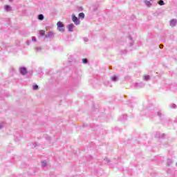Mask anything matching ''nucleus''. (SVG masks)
I'll return each mask as SVG.
<instances>
[{"label": "nucleus", "instance_id": "nucleus-1", "mask_svg": "<svg viewBox=\"0 0 177 177\" xmlns=\"http://www.w3.org/2000/svg\"><path fill=\"white\" fill-rule=\"evenodd\" d=\"M72 21L75 24V26H80V18L77 17V16H75V14L72 15Z\"/></svg>", "mask_w": 177, "mask_h": 177}, {"label": "nucleus", "instance_id": "nucleus-2", "mask_svg": "<svg viewBox=\"0 0 177 177\" xmlns=\"http://www.w3.org/2000/svg\"><path fill=\"white\" fill-rule=\"evenodd\" d=\"M57 30L60 31L61 32H64V24H63V22L62 21H58L57 24Z\"/></svg>", "mask_w": 177, "mask_h": 177}, {"label": "nucleus", "instance_id": "nucleus-3", "mask_svg": "<svg viewBox=\"0 0 177 177\" xmlns=\"http://www.w3.org/2000/svg\"><path fill=\"white\" fill-rule=\"evenodd\" d=\"M19 71L21 75H26L27 74V68L22 66L19 68Z\"/></svg>", "mask_w": 177, "mask_h": 177}, {"label": "nucleus", "instance_id": "nucleus-4", "mask_svg": "<svg viewBox=\"0 0 177 177\" xmlns=\"http://www.w3.org/2000/svg\"><path fill=\"white\" fill-rule=\"evenodd\" d=\"M134 86L135 88H136V89H140V88H143L145 86V83L143 82L136 83Z\"/></svg>", "mask_w": 177, "mask_h": 177}, {"label": "nucleus", "instance_id": "nucleus-5", "mask_svg": "<svg viewBox=\"0 0 177 177\" xmlns=\"http://www.w3.org/2000/svg\"><path fill=\"white\" fill-rule=\"evenodd\" d=\"M53 37H55V33H53V32H52V31H49L48 32V34H46V35H45V39H46V38H53Z\"/></svg>", "mask_w": 177, "mask_h": 177}, {"label": "nucleus", "instance_id": "nucleus-6", "mask_svg": "<svg viewBox=\"0 0 177 177\" xmlns=\"http://www.w3.org/2000/svg\"><path fill=\"white\" fill-rule=\"evenodd\" d=\"M177 24V20L174 19L170 21L171 27H175Z\"/></svg>", "mask_w": 177, "mask_h": 177}, {"label": "nucleus", "instance_id": "nucleus-7", "mask_svg": "<svg viewBox=\"0 0 177 177\" xmlns=\"http://www.w3.org/2000/svg\"><path fill=\"white\" fill-rule=\"evenodd\" d=\"M74 27L75 26L73 24H70L69 25H68V31H69V32H73V31H74L73 30Z\"/></svg>", "mask_w": 177, "mask_h": 177}, {"label": "nucleus", "instance_id": "nucleus-8", "mask_svg": "<svg viewBox=\"0 0 177 177\" xmlns=\"http://www.w3.org/2000/svg\"><path fill=\"white\" fill-rule=\"evenodd\" d=\"M119 121H127V115L120 116Z\"/></svg>", "mask_w": 177, "mask_h": 177}, {"label": "nucleus", "instance_id": "nucleus-9", "mask_svg": "<svg viewBox=\"0 0 177 177\" xmlns=\"http://www.w3.org/2000/svg\"><path fill=\"white\" fill-rule=\"evenodd\" d=\"M111 80L113 81V82H117L118 81L119 78L117 75H113L111 77Z\"/></svg>", "mask_w": 177, "mask_h": 177}, {"label": "nucleus", "instance_id": "nucleus-10", "mask_svg": "<svg viewBox=\"0 0 177 177\" xmlns=\"http://www.w3.org/2000/svg\"><path fill=\"white\" fill-rule=\"evenodd\" d=\"M4 9L6 10V12H10V10H12V7H10L9 5H6L4 7Z\"/></svg>", "mask_w": 177, "mask_h": 177}, {"label": "nucleus", "instance_id": "nucleus-11", "mask_svg": "<svg viewBox=\"0 0 177 177\" xmlns=\"http://www.w3.org/2000/svg\"><path fill=\"white\" fill-rule=\"evenodd\" d=\"M78 17L79 19H82V20H83V19H85V14L84 12H80L78 15Z\"/></svg>", "mask_w": 177, "mask_h": 177}, {"label": "nucleus", "instance_id": "nucleus-12", "mask_svg": "<svg viewBox=\"0 0 177 177\" xmlns=\"http://www.w3.org/2000/svg\"><path fill=\"white\" fill-rule=\"evenodd\" d=\"M145 5H147V6H148V8H150L152 5L151 3L147 0H145Z\"/></svg>", "mask_w": 177, "mask_h": 177}, {"label": "nucleus", "instance_id": "nucleus-13", "mask_svg": "<svg viewBox=\"0 0 177 177\" xmlns=\"http://www.w3.org/2000/svg\"><path fill=\"white\" fill-rule=\"evenodd\" d=\"M37 18H38V20H41L42 21V20H44V19H45V17L44 16V15L39 14L38 15Z\"/></svg>", "mask_w": 177, "mask_h": 177}, {"label": "nucleus", "instance_id": "nucleus-14", "mask_svg": "<svg viewBox=\"0 0 177 177\" xmlns=\"http://www.w3.org/2000/svg\"><path fill=\"white\" fill-rule=\"evenodd\" d=\"M155 110L157 113V115H158V117H160V118H161V117H162V113H161V111H157V109H155Z\"/></svg>", "mask_w": 177, "mask_h": 177}, {"label": "nucleus", "instance_id": "nucleus-15", "mask_svg": "<svg viewBox=\"0 0 177 177\" xmlns=\"http://www.w3.org/2000/svg\"><path fill=\"white\" fill-rule=\"evenodd\" d=\"M158 138H159V139H164V138H165V133H162V134L159 133Z\"/></svg>", "mask_w": 177, "mask_h": 177}, {"label": "nucleus", "instance_id": "nucleus-16", "mask_svg": "<svg viewBox=\"0 0 177 177\" xmlns=\"http://www.w3.org/2000/svg\"><path fill=\"white\" fill-rule=\"evenodd\" d=\"M38 88H39V86L37 84H35L32 86L33 91H38Z\"/></svg>", "mask_w": 177, "mask_h": 177}, {"label": "nucleus", "instance_id": "nucleus-17", "mask_svg": "<svg viewBox=\"0 0 177 177\" xmlns=\"http://www.w3.org/2000/svg\"><path fill=\"white\" fill-rule=\"evenodd\" d=\"M169 107H170L171 109H176L177 106H176V104H169Z\"/></svg>", "mask_w": 177, "mask_h": 177}, {"label": "nucleus", "instance_id": "nucleus-18", "mask_svg": "<svg viewBox=\"0 0 177 177\" xmlns=\"http://www.w3.org/2000/svg\"><path fill=\"white\" fill-rule=\"evenodd\" d=\"M158 5H160V6H162L163 5H165V3H164V1L160 0L158 1Z\"/></svg>", "mask_w": 177, "mask_h": 177}, {"label": "nucleus", "instance_id": "nucleus-19", "mask_svg": "<svg viewBox=\"0 0 177 177\" xmlns=\"http://www.w3.org/2000/svg\"><path fill=\"white\" fill-rule=\"evenodd\" d=\"M144 80L145 81H149L150 80V75H145L144 76Z\"/></svg>", "mask_w": 177, "mask_h": 177}, {"label": "nucleus", "instance_id": "nucleus-20", "mask_svg": "<svg viewBox=\"0 0 177 177\" xmlns=\"http://www.w3.org/2000/svg\"><path fill=\"white\" fill-rule=\"evenodd\" d=\"M46 165H47L46 162L41 161V167H42V168H45V167H46Z\"/></svg>", "mask_w": 177, "mask_h": 177}, {"label": "nucleus", "instance_id": "nucleus-21", "mask_svg": "<svg viewBox=\"0 0 177 177\" xmlns=\"http://www.w3.org/2000/svg\"><path fill=\"white\" fill-rule=\"evenodd\" d=\"M39 35L41 37H44V35H45V30H40L39 31Z\"/></svg>", "mask_w": 177, "mask_h": 177}, {"label": "nucleus", "instance_id": "nucleus-22", "mask_svg": "<svg viewBox=\"0 0 177 177\" xmlns=\"http://www.w3.org/2000/svg\"><path fill=\"white\" fill-rule=\"evenodd\" d=\"M82 63L84 64H86L88 63V59H86V58L82 59Z\"/></svg>", "mask_w": 177, "mask_h": 177}, {"label": "nucleus", "instance_id": "nucleus-23", "mask_svg": "<svg viewBox=\"0 0 177 177\" xmlns=\"http://www.w3.org/2000/svg\"><path fill=\"white\" fill-rule=\"evenodd\" d=\"M172 164V160L168 159L167 160V165L169 166Z\"/></svg>", "mask_w": 177, "mask_h": 177}, {"label": "nucleus", "instance_id": "nucleus-24", "mask_svg": "<svg viewBox=\"0 0 177 177\" xmlns=\"http://www.w3.org/2000/svg\"><path fill=\"white\" fill-rule=\"evenodd\" d=\"M120 53H121V55H127V50H121Z\"/></svg>", "mask_w": 177, "mask_h": 177}, {"label": "nucleus", "instance_id": "nucleus-25", "mask_svg": "<svg viewBox=\"0 0 177 177\" xmlns=\"http://www.w3.org/2000/svg\"><path fill=\"white\" fill-rule=\"evenodd\" d=\"M41 47H37L36 48H35V50H37V52H41Z\"/></svg>", "mask_w": 177, "mask_h": 177}, {"label": "nucleus", "instance_id": "nucleus-26", "mask_svg": "<svg viewBox=\"0 0 177 177\" xmlns=\"http://www.w3.org/2000/svg\"><path fill=\"white\" fill-rule=\"evenodd\" d=\"M78 9H79V10L80 11V12H82V10H84V8H82V7H79L78 8Z\"/></svg>", "mask_w": 177, "mask_h": 177}, {"label": "nucleus", "instance_id": "nucleus-27", "mask_svg": "<svg viewBox=\"0 0 177 177\" xmlns=\"http://www.w3.org/2000/svg\"><path fill=\"white\" fill-rule=\"evenodd\" d=\"M26 44L27 45H30V44H31V40H27Z\"/></svg>", "mask_w": 177, "mask_h": 177}, {"label": "nucleus", "instance_id": "nucleus-28", "mask_svg": "<svg viewBox=\"0 0 177 177\" xmlns=\"http://www.w3.org/2000/svg\"><path fill=\"white\" fill-rule=\"evenodd\" d=\"M3 128V123H0V129Z\"/></svg>", "mask_w": 177, "mask_h": 177}, {"label": "nucleus", "instance_id": "nucleus-29", "mask_svg": "<svg viewBox=\"0 0 177 177\" xmlns=\"http://www.w3.org/2000/svg\"><path fill=\"white\" fill-rule=\"evenodd\" d=\"M32 41H37V39L35 38V37H32Z\"/></svg>", "mask_w": 177, "mask_h": 177}, {"label": "nucleus", "instance_id": "nucleus-30", "mask_svg": "<svg viewBox=\"0 0 177 177\" xmlns=\"http://www.w3.org/2000/svg\"><path fill=\"white\" fill-rule=\"evenodd\" d=\"M84 42H88V38L87 37H84Z\"/></svg>", "mask_w": 177, "mask_h": 177}, {"label": "nucleus", "instance_id": "nucleus-31", "mask_svg": "<svg viewBox=\"0 0 177 177\" xmlns=\"http://www.w3.org/2000/svg\"><path fill=\"white\" fill-rule=\"evenodd\" d=\"M104 161H106V163L109 164V162H110V160L109 159H104Z\"/></svg>", "mask_w": 177, "mask_h": 177}, {"label": "nucleus", "instance_id": "nucleus-32", "mask_svg": "<svg viewBox=\"0 0 177 177\" xmlns=\"http://www.w3.org/2000/svg\"><path fill=\"white\" fill-rule=\"evenodd\" d=\"M159 48H160V49H162V48H164V46H163L162 44H160V45L159 46Z\"/></svg>", "mask_w": 177, "mask_h": 177}, {"label": "nucleus", "instance_id": "nucleus-33", "mask_svg": "<svg viewBox=\"0 0 177 177\" xmlns=\"http://www.w3.org/2000/svg\"><path fill=\"white\" fill-rule=\"evenodd\" d=\"M32 145H33L34 147H37V142H34V143H32Z\"/></svg>", "mask_w": 177, "mask_h": 177}, {"label": "nucleus", "instance_id": "nucleus-34", "mask_svg": "<svg viewBox=\"0 0 177 177\" xmlns=\"http://www.w3.org/2000/svg\"><path fill=\"white\" fill-rule=\"evenodd\" d=\"M130 46H133V42L129 43Z\"/></svg>", "mask_w": 177, "mask_h": 177}, {"label": "nucleus", "instance_id": "nucleus-35", "mask_svg": "<svg viewBox=\"0 0 177 177\" xmlns=\"http://www.w3.org/2000/svg\"><path fill=\"white\" fill-rule=\"evenodd\" d=\"M129 38L130 41H132V37H129Z\"/></svg>", "mask_w": 177, "mask_h": 177}, {"label": "nucleus", "instance_id": "nucleus-36", "mask_svg": "<svg viewBox=\"0 0 177 177\" xmlns=\"http://www.w3.org/2000/svg\"><path fill=\"white\" fill-rule=\"evenodd\" d=\"M174 122H175L176 124H177V119H176V120H174Z\"/></svg>", "mask_w": 177, "mask_h": 177}, {"label": "nucleus", "instance_id": "nucleus-37", "mask_svg": "<svg viewBox=\"0 0 177 177\" xmlns=\"http://www.w3.org/2000/svg\"><path fill=\"white\" fill-rule=\"evenodd\" d=\"M10 2H13V0H9Z\"/></svg>", "mask_w": 177, "mask_h": 177}, {"label": "nucleus", "instance_id": "nucleus-38", "mask_svg": "<svg viewBox=\"0 0 177 177\" xmlns=\"http://www.w3.org/2000/svg\"><path fill=\"white\" fill-rule=\"evenodd\" d=\"M131 17H135L134 16Z\"/></svg>", "mask_w": 177, "mask_h": 177}, {"label": "nucleus", "instance_id": "nucleus-39", "mask_svg": "<svg viewBox=\"0 0 177 177\" xmlns=\"http://www.w3.org/2000/svg\"><path fill=\"white\" fill-rule=\"evenodd\" d=\"M150 1H153V0H150Z\"/></svg>", "mask_w": 177, "mask_h": 177}]
</instances>
